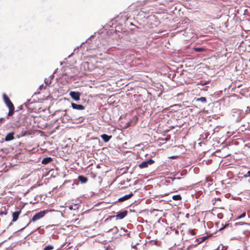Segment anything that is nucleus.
<instances>
[{
  "mask_svg": "<svg viewBox=\"0 0 250 250\" xmlns=\"http://www.w3.org/2000/svg\"><path fill=\"white\" fill-rule=\"evenodd\" d=\"M2 96L4 102L9 108L8 116H12L14 113L15 107L9 97L5 93H3Z\"/></svg>",
  "mask_w": 250,
  "mask_h": 250,
  "instance_id": "f257e3e1",
  "label": "nucleus"
},
{
  "mask_svg": "<svg viewBox=\"0 0 250 250\" xmlns=\"http://www.w3.org/2000/svg\"><path fill=\"white\" fill-rule=\"evenodd\" d=\"M47 212V211L46 210H44L36 213L32 217V219L30 220L27 225L30 224L32 222H35L42 219L45 216Z\"/></svg>",
  "mask_w": 250,
  "mask_h": 250,
  "instance_id": "f03ea898",
  "label": "nucleus"
},
{
  "mask_svg": "<svg viewBox=\"0 0 250 250\" xmlns=\"http://www.w3.org/2000/svg\"><path fill=\"white\" fill-rule=\"evenodd\" d=\"M154 162V160L151 159H150L147 161H143L139 165V168L143 169L145 168H146L148 167L149 165H151L153 164Z\"/></svg>",
  "mask_w": 250,
  "mask_h": 250,
  "instance_id": "7ed1b4c3",
  "label": "nucleus"
},
{
  "mask_svg": "<svg viewBox=\"0 0 250 250\" xmlns=\"http://www.w3.org/2000/svg\"><path fill=\"white\" fill-rule=\"evenodd\" d=\"M69 95L76 101H78L80 100L81 93L79 92L71 91Z\"/></svg>",
  "mask_w": 250,
  "mask_h": 250,
  "instance_id": "20e7f679",
  "label": "nucleus"
},
{
  "mask_svg": "<svg viewBox=\"0 0 250 250\" xmlns=\"http://www.w3.org/2000/svg\"><path fill=\"white\" fill-rule=\"evenodd\" d=\"M21 213V209H19L15 212L12 213V222H15L17 221L19 218V215Z\"/></svg>",
  "mask_w": 250,
  "mask_h": 250,
  "instance_id": "39448f33",
  "label": "nucleus"
},
{
  "mask_svg": "<svg viewBox=\"0 0 250 250\" xmlns=\"http://www.w3.org/2000/svg\"><path fill=\"white\" fill-rule=\"evenodd\" d=\"M127 213L128 211L126 210H125L123 211L119 212L115 215V217L118 219H122L127 215Z\"/></svg>",
  "mask_w": 250,
  "mask_h": 250,
  "instance_id": "423d86ee",
  "label": "nucleus"
},
{
  "mask_svg": "<svg viewBox=\"0 0 250 250\" xmlns=\"http://www.w3.org/2000/svg\"><path fill=\"white\" fill-rule=\"evenodd\" d=\"M71 106L74 109L82 110L84 109V106L82 104H77L75 103H71Z\"/></svg>",
  "mask_w": 250,
  "mask_h": 250,
  "instance_id": "0eeeda50",
  "label": "nucleus"
},
{
  "mask_svg": "<svg viewBox=\"0 0 250 250\" xmlns=\"http://www.w3.org/2000/svg\"><path fill=\"white\" fill-rule=\"evenodd\" d=\"M133 195H134L133 193L132 192H131L127 195H125V196H124L123 197H121L119 199L118 201L119 202H123L125 200H127L130 199L131 197H132L133 196Z\"/></svg>",
  "mask_w": 250,
  "mask_h": 250,
  "instance_id": "6e6552de",
  "label": "nucleus"
},
{
  "mask_svg": "<svg viewBox=\"0 0 250 250\" xmlns=\"http://www.w3.org/2000/svg\"><path fill=\"white\" fill-rule=\"evenodd\" d=\"M15 133L14 132H12L8 133L5 138V141H10L14 139V135Z\"/></svg>",
  "mask_w": 250,
  "mask_h": 250,
  "instance_id": "1a4fd4ad",
  "label": "nucleus"
},
{
  "mask_svg": "<svg viewBox=\"0 0 250 250\" xmlns=\"http://www.w3.org/2000/svg\"><path fill=\"white\" fill-rule=\"evenodd\" d=\"M213 214L215 215L216 214L217 216L219 219H222L223 217V214L222 212H220L219 210L212 209Z\"/></svg>",
  "mask_w": 250,
  "mask_h": 250,
  "instance_id": "9d476101",
  "label": "nucleus"
},
{
  "mask_svg": "<svg viewBox=\"0 0 250 250\" xmlns=\"http://www.w3.org/2000/svg\"><path fill=\"white\" fill-rule=\"evenodd\" d=\"M102 139L105 142H107L109 141V140L111 138V136H108L105 134H104L101 136Z\"/></svg>",
  "mask_w": 250,
  "mask_h": 250,
  "instance_id": "9b49d317",
  "label": "nucleus"
},
{
  "mask_svg": "<svg viewBox=\"0 0 250 250\" xmlns=\"http://www.w3.org/2000/svg\"><path fill=\"white\" fill-rule=\"evenodd\" d=\"M52 159L51 157H46L43 158L42 161V164H47L52 161Z\"/></svg>",
  "mask_w": 250,
  "mask_h": 250,
  "instance_id": "f8f14e48",
  "label": "nucleus"
},
{
  "mask_svg": "<svg viewBox=\"0 0 250 250\" xmlns=\"http://www.w3.org/2000/svg\"><path fill=\"white\" fill-rule=\"evenodd\" d=\"M78 179L82 183H85L87 182L88 179L86 177L82 176L80 175L78 177Z\"/></svg>",
  "mask_w": 250,
  "mask_h": 250,
  "instance_id": "ddd939ff",
  "label": "nucleus"
},
{
  "mask_svg": "<svg viewBox=\"0 0 250 250\" xmlns=\"http://www.w3.org/2000/svg\"><path fill=\"white\" fill-rule=\"evenodd\" d=\"M196 101L197 102H201L202 103H207V99L205 97H203L196 99Z\"/></svg>",
  "mask_w": 250,
  "mask_h": 250,
  "instance_id": "4468645a",
  "label": "nucleus"
},
{
  "mask_svg": "<svg viewBox=\"0 0 250 250\" xmlns=\"http://www.w3.org/2000/svg\"><path fill=\"white\" fill-rule=\"evenodd\" d=\"M172 199L174 200L179 201L182 200V197L180 195H175L172 196Z\"/></svg>",
  "mask_w": 250,
  "mask_h": 250,
  "instance_id": "2eb2a0df",
  "label": "nucleus"
},
{
  "mask_svg": "<svg viewBox=\"0 0 250 250\" xmlns=\"http://www.w3.org/2000/svg\"><path fill=\"white\" fill-rule=\"evenodd\" d=\"M193 50L195 52H203L205 51V49L204 48H200V47H194L193 48Z\"/></svg>",
  "mask_w": 250,
  "mask_h": 250,
  "instance_id": "dca6fc26",
  "label": "nucleus"
},
{
  "mask_svg": "<svg viewBox=\"0 0 250 250\" xmlns=\"http://www.w3.org/2000/svg\"><path fill=\"white\" fill-rule=\"evenodd\" d=\"M54 249V247L52 245H48L46 246L43 250H53Z\"/></svg>",
  "mask_w": 250,
  "mask_h": 250,
  "instance_id": "f3484780",
  "label": "nucleus"
},
{
  "mask_svg": "<svg viewBox=\"0 0 250 250\" xmlns=\"http://www.w3.org/2000/svg\"><path fill=\"white\" fill-rule=\"evenodd\" d=\"M207 236H204V237L199 238L198 241H199V243H202V242L205 241L207 239Z\"/></svg>",
  "mask_w": 250,
  "mask_h": 250,
  "instance_id": "a211bd4d",
  "label": "nucleus"
},
{
  "mask_svg": "<svg viewBox=\"0 0 250 250\" xmlns=\"http://www.w3.org/2000/svg\"><path fill=\"white\" fill-rule=\"evenodd\" d=\"M71 222L73 223H75L77 225H79V223L80 222V220L79 219V218L76 219H73Z\"/></svg>",
  "mask_w": 250,
  "mask_h": 250,
  "instance_id": "6ab92c4d",
  "label": "nucleus"
},
{
  "mask_svg": "<svg viewBox=\"0 0 250 250\" xmlns=\"http://www.w3.org/2000/svg\"><path fill=\"white\" fill-rule=\"evenodd\" d=\"M246 216V213L245 212H244L242 214H241L240 215H239L238 217H237V219H241L243 217H244L245 216Z\"/></svg>",
  "mask_w": 250,
  "mask_h": 250,
  "instance_id": "aec40b11",
  "label": "nucleus"
},
{
  "mask_svg": "<svg viewBox=\"0 0 250 250\" xmlns=\"http://www.w3.org/2000/svg\"><path fill=\"white\" fill-rule=\"evenodd\" d=\"M244 224H247L245 223H242V222H239V223H235V226L240 225H244Z\"/></svg>",
  "mask_w": 250,
  "mask_h": 250,
  "instance_id": "412c9836",
  "label": "nucleus"
},
{
  "mask_svg": "<svg viewBox=\"0 0 250 250\" xmlns=\"http://www.w3.org/2000/svg\"><path fill=\"white\" fill-rule=\"evenodd\" d=\"M229 225V224H225V225L223 227L220 229V230L224 229L225 228H227Z\"/></svg>",
  "mask_w": 250,
  "mask_h": 250,
  "instance_id": "4be33fe9",
  "label": "nucleus"
},
{
  "mask_svg": "<svg viewBox=\"0 0 250 250\" xmlns=\"http://www.w3.org/2000/svg\"><path fill=\"white\" fill-rule=\"evenodd\" d=\"M249 171H248L247 173L245 175H244V177L245 178H247L248 177H249L250 176V174H249Z\"/></svg>",
  "mask_w": 250,
  "mask_h": 250,
  "instance_id": "5701e85b",
  "label": "nucleus"
},
{
  "mask_svg": "<svg viewBox=\"0 0 250 250\" xmlns=\"http://www.w3.org/2000/svg\"><path fill=\"white\" fill-rule=\"evenodd\" d=\"M190 234L192 235H195V231L194 230H191L190 231Z\"/></svg>",
  "mask_w": 250,
  "mask_h": 250,
  "instance_id": "b1692460",
  "label": "nucleus"
},
{
  "mask_svg": "<svg viewBox=\"0 0 250 250\" xmlns=\"http://www.w3.org/2000/svg\"><path fill=\"white\" fill-rule=\"evenodd\" d=\"M217 201H221V199L220 198H217L215 199V202Z\"/></svg>",
  "mask_w": 250,
  "mask_h": 250,
  "instance_id": "393cba45",
  "label": "nucleus"
},
{
  "mask_svg": "<svg viewBox=\"0 0 250 250\" xmlns=\"http://www.w3.org/2000/svg\"><path fill=\"white\" fill-rule=\"evenodd\" d=\"M224 208H220V209H219V210H224Z\"/></svg>",
  "mask_w": 250,
  "mask_h": 250,
  "instance_id": "a878e982",
  "label": "nucleus"
},
{
  "mask_svg": "<svg viewBox=\"0 0 250 250\" xmlns=\"http://www.w3.org/2000/svg\"><path fill=\"white\" fill-rule=\"evenodd\" d=\"M170 158H171L173 159V158H175V156H172V157H171Z\"/></svg>",
  "mask_w": 250,
  "mask_h": 250,
  "instance_id": "bb28decb",
  "label": "nucleus"
},
{
  "mask_svg": "<svg viewBox=\"0 0 250 250\" xmlns=\"http://www.w3.org/2000/svg\"><path fill=\"white\" fill-rule=\"evenodd\" d=\"M3 213H4L5 215H6V214H7V212H3Z\"/></svg>",
  "mask_w": 250,
  "mask_h": 250,
  "instance_id": "cd10ccee",
  "label": "nucleus"
},
{
  "mask_svg": "<svg viewBox=\"0 0 250 250\" xmlns=\"http://www.w3.org/2000/svg\"><path fill=\"white\" fill-rule=\"evenodd\" d=\"M3 213H4L5 215H6V214H7V212H3Z\"/></svg>",
  "mask_w": 250,
  "mask_h": 250,
  "instance_id": "c85d7f7f",
  "label": "nucleus"
},
{
  "mask_svg": "<svg viewBox=\"0 0 250 250\" xmlns=\"http://www.w3.org/2000/svg\"><path fill=\"white\" fill-rule=\"evenodd\" d=\"M132 247H133L134 249H136V246H132Z\"/></svg>",
  "mask_w": 250,
  "mask_h": 250,
  "instance_id": "c756f323",
  "label": "nucleus"
},
{
  "mask_svg": "<svg viewBox=\"0 0 250 250\" xmlns=\"http://www.w3.org/2000/svg\"><path fill=\"white\" fill-rule=\"evenodd\" d=\"M69 208H70V209H72V207H69Z\"/></svg>",
  "mask_w": 250,
  "mask_h": 250,
  "instance_id": "7c9ffc66",
  "label": "nucleus"
},
{
  "mask_svg": "<svg viewBox=\"0 0 250 250\" xmlns=\"http://www.w3.org/2000/svg\"><path fill=\"white\" fill-rule=\"evenodd\" d=\"M249 174H250V170L249 171Z\"/></svg>",
  "mask_w": 250,
  "mask_h": 250,
  "instance_id": "2f4dec72",
  "label": "nucleus"
}]
</instances>
